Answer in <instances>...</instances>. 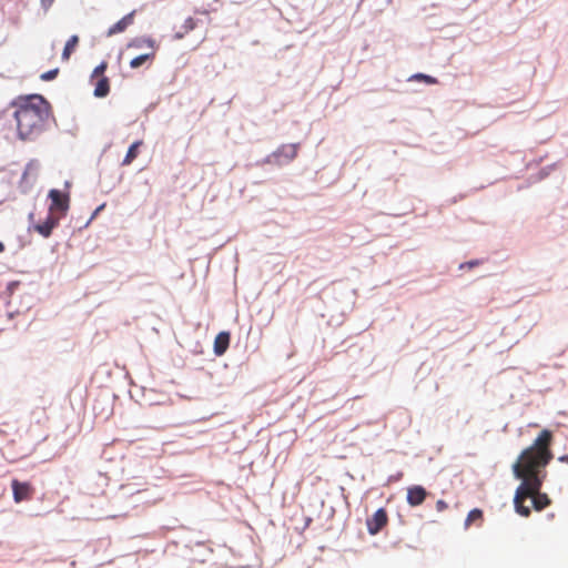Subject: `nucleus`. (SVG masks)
Listing matches in <instances>:
<instances>
[{"label":"nucleus","mask_w":568,"mask_h":568,"mask_svg":"<svg viewBox=\"0 0 568 568\" xmlns=\"http://www.w3.org/2000/svg\"><path fill=\"white\" fill-rule=\"evenodd\" d=\"M11 488L13 500L17 504L30 500L34 495V487L29 481H19L18 479H12Z\"/></svg>","instance_id":"4"},{"label":"nucleus","mask_w":568,"mask_h":568,"mask_svg":"<svg viewBox=\"0 0 568 568\" xmlns=\"http://www.w3.org/2000/svg\"><path fill=\"white\" fill-rule=\"evenodd\" d=\"M133 17H134V11H132L129 14L124 16L120 21H118L114 26H112L108 30V36L111 37L113 34L123 32L129 26L132 24Z\"/></svg>","instance_id":"11"},{"label":"nucleus","mask_w":568,"mask_h":568,"mask_svg":"<svg viewBox=\"0 0 568 568\" xmlns=\"http://www.w3.org/2000/svg\"><path fill=\"white\" fill-rule=\"evenodd\" d=\"M297 154V144H284L275 152L267 156L266 162L270 164L282 165L292 161Z\"/></svg>","instance_id":"3"},{"label":"nucleus","mask_w":568,"mask_h":568,"mask_svg":"<svg viewBox=\"0 0 568 568\" xmlns=\"http://www.w3.org/2000/svg\"><path fill=\"white\" fill-rule=\"evenodd\" d=\"M558 460H559L560 463H566V464H568V454H565V455L560 456V457L558 458Z\"/></svg>","instance_id":"25"},{"label":"nucleus","mask_w":568,"mask_h":568,"mask_svg":"<svg viewBox=\"0 0 568 568\" xmlns=\"http://www.w3.org/2000/svg\"><path fill=\"white\" fill-rule=\"evenodd\" d=\"M58 74V69H54V70H50L48 72H44L41 74V79L43 81H50V80H53Z\"/></svg>","instance_id":"20"},{"label":"nucleus","mask_w":568,"mask_h":568,"mask_svg":"<svg viewBox=\"0 0 568 568\" xmlns=\"http://www.w3.org/2000/svg\"><path fill=\"white\" fill-rule=\"evenodd\" d=\"M230 333L229 332H221L216 335L214 339V353L217 356L223 355L230 345Z\"/></svg>","instance_id":"10"},{"label":"nucleus","mask_w":568,"mask_h":568,"mask_svg":"<svg viewBox=\"0 0 568 568\" xmlns=\"http://www.w3.org/2000/svg\"><path fill=\"white\" fill-rule=\"evenodd\" d=\"M551 443L552 433L548 429H542L534 443L521 452L517 462L513 465L515 477L521 480L514 497L516 511L520 516L528 517L530 515V508L525 505L529 498L534 509L537 511L545 509L551 504L548 495L540 491L542 483L547 477L545 468L552 459Z\"/></svg>","instance_id":"1"},{"label":"nucleus","mask_w":568,"mask_h":568,"mask_svg":"<svg viewBox=\"0 0 568 568\" xmlns=\"http://www.w3.org/2000/svg\"><path fill=\"white\" fill-rule=\"evenodd\" d=\"M388 523V516L384 508L377 509L372 517L367 518L366 526L371 535L378 534Z\"/></svg>","instance_id":"5"},{"label":"nucleus","mask_w":568,"mask_h":568,"mask_svg":"<svg viewBox=\"0 0 568 568\" xmlns=\"http://www.w3.org/2000/svg\"><path fill=\"white\" fill-rule=\"evenodd\" d=\"M385 1H386V3H390L392 2V0H385Z\"/></svg>","instance_id":"28"},{"label":"nucleus","mask_w":568,"mask_h":568,"mask_svg":"<svg viewBox=\"0 0 568 568\" xmlns=\"http://www.w3.org/2000/svg\"><path fill=\"white\" fill-rule=\"evenodd\" d=\"M109 93V82L106 78H101L94 89V95L97 98H104Z\"/></svg>","instance_id":"13"},{"label":"nucleus","mask_w":568,"mask_h":568,"mask_svg":"<svg viewBox=\"0 0 568 568\" xmlns=\"http://www.w3.org/2000/svg\"><path fill=\"white\" fill-rule=\"evenodd\" d=\"M103 209H104V204L99 205V206L93 211V213H94V214H98V213H100Z\"/></svg>","instance_id":"26"},{"label":"nucleus","mask_w":568,"mask_h":568,"mask_svg":"<svg viewBox=\"0 0 568 568\" xmlns=\"http://www.w3.org/2000/svg\"><path fill=\"white\" fill-rule=\"evenodd\" d=\"M447 508H448V505H447V503L445 500H443V499L437 500V503H436L437 511H444Z\"/></svg>","instance_id":"23"},{"label":"nucleus","mask_w":568,"mask_h":568,"mask_svg":"<svg viewBox=\"0 0 568 568\" xmlns=\"http://www.w3.org/2000/svg\"><path fill=\"white\" fill-rule=\"evenodd\" d=\"M78 41H79L78 36H72V37L68 40V42H67V44H65V47H64L63 53H62V58H63V59H69V57H70V54H71L72 50H73V49L75 48V45L78 44Z\"/></svg>","instance_id":"17"},{"label":"nucleus","mask_w":568,"mask_h":568,"mask_svg":"<svg viewBox=\"0 0 568 568\" xmlns=\"http://www.w3.org/2000/svg\"><path fill=\"white\" fill-rule=\"evenodd\" d=\"M141 143V141H136L129 148L128 153L123 160V165H129L138 156V149Z\"/></svg>","instance_id":"14"},{"label":"nucleus","mask_w":568,"mask_h":568,"mask_svg":"<svg viewBox=\"0 0 568 568\" xmlns=\"http://www.w3.org/2000/svg\"><path fill=\"white\" fill-rule=\"evenodd\" d=\"M40 164L36 160H31L23 171L21 181L26 187H31L37 180Z\"/></svg>","instance_id":"9"},{"label":"nucleus","mask_w":568,"mask_h":568,"mask_svg":"<svg viewBox=\"0 0 568 568\" xmlns=\"http://www.w3.org/2000/svg\"><path fill=\"white\" fill-rule=\"evenodd\" d=\"M53 3H54V0H40V6L44 12H48Z\"/></svg>","instance_id":"22"},{"label":"nucleus","mask_w":568,"mask_h":568,"mask_svg":"<svg viewBox=\"0 0 568 568\" xmlns=\"http://www.w3.org/2000/svg\"><path fill=\"white\" fill-rule=\"evenodd\" d=\"M427 497V491L423 486L415 485L407 488L406 500L412 507L422 505Z\"/></svg>","instance_id":"7"},{"label":"nucleus","mask_w":568,"mask_h":568,"mask_svg":"<svg viewBox=\"0 0 568 568\" xmlns=\"http://www.w3.org/2000/svg\"><path fill=\"white\" fill-rule=\"evenodd\" d=\"M413 79L418 80V81H425L428 84H435L437 82V80L435 78L427 75V74H423V73H417V74L413 75Z\"/></svg>","instance_id":"19"},{"label":"nucleus","mask_w":568,"mask_h":568,"mask_svg":"<svg viewBox=\"0 0 568 568\" xmlns=\"http://www.w3.org/2000/svg\"><path fill=\"white\" fill-rule=\"evenodd\" d=\"M195 26H196V23H195L194 19L187 18L182 26V31L176 32L174 38L182 39L184 37V34L192 31L195 28Z\"/></svg>","instance_id":"15"},{"label":"nucleus","mask_w":568,"mask_h":568,"mask_svg":"<svg viewBox=\"0 0 568 568\" xmlns=\"http://www.w3.org/2000/svg\"><path fill=\"white\" fill-rule=\"evenodd\" d=\"M483 520V511L478 508H475L470 510L467 515V518L465 520V526L469 527L475 521H481Z\"/></svg>","instance_id":"16"},{"label":"nucleus","mask_w":568,"mask_h":568,"mask_svg":"<svg viewBox=\"0 0 568 568\" xmlns=\"http://www.w3.org/2000/svg\"><path fill=\"white\" fill-rule=\"evenodd\" d=\"M104 70H105V64H104V63H102V64L98 65V67L94 69V71H93V74H92V75H93V77H99V75H101V74L104 72Z\"/></svg>","instance_id":"24"},{"label":"nucleus","mask_w":568,"mask_h":568,"mask_svg":"<svg viewBox=\"0 0 568 568\" xmlns=\"http://www.w3.org/2000/svg\"><path fill=\"white\" fill-rule=\"evenodd\" d=\"M59 219L57 215H47L43 222H34L32 221L30 225V230L38 232L43 237L50 236L52 230L58 225Z\"/></svg>","instance_id":"6"},{"label":"nucleus","mask_w":568,"mask_h":568,"mask_svg":"<svg viewBox=\"0 0 568 568\" xmlns=\"http://www.w3.org/2000/svg\"><path fill=\"white\" fill-rule=\"evenodd\" d=\"M51 200L50 210L67 211L69 209V195L59 190H51L49 192Z\"/></svg>","instance_id":"8"},{"label":"nucleus","mask_w":568,"mask_h":568,"mask_svg":"<svg viewBox=\"0 0 568 568\" xmlns=\"http://www.w3.org/2000/svg\"><path fill=\"white\" fill-rule=\"evenodd\" d=\"M152 57H153V52L138 55V57H135L134 59L131 60L130 67L132 69H138L139 67H141L145 61H148Z\"/></svg>","instance_id":"18"},{"label":"nucleus","mask_w":568,"mask_h":568,"mask_svg":"<svg viewBox=\"0 0 568 568\" xmlns=\"http://www.w3.org/2000/svg\"><path fill=\"white\" fill-rule=\"evenodd\" d=\"M4 251V245L2 242H0V253H2Z\"/></svg>","instance_id":"27"},{"label":"nucleus","mask_w":568,"mask_h":568,"mask_svg":"<svg viewBox=\"0 0 568 568\" xmlns=\"http://www.w3.org/2000/svg\"><path fill=\"white\" fill-rule=\"evenodd\" d=\"M129 48H136V49H142L144 47H148L150 49H154L155 47V41L151 38H136L134 40H132L129 44H128Z\"/></svg>","instance_id":"12"},{"label":"nucleus","mask_w":568,"mask_h":568,"mask_svg":"<svg viewBox=\"0 0 568 568\" xmlns=\"http://www.w3.org/2000/svg\"><path fill=\"white\" fill-rule=\"evenodd\" d=\"M480 264H481V261H480V260H473V261H468V262H466V263H462V264L459 265V268H460V270H463V268H465V267H467V268H473V267L478 266V265H480Z\"/></svg>","instance_id":"21"},{"label":"nucleus","mask_w":568,"mask_h":568,"mask_svg":"<svg viewBox=\"0 0 568 568\" xmlns=\"http://www.w3.org/2000/svg\"><path fill=\"white\" fill-rule=\"evenodd\" d=\"M48 115L45 101L40 95L32 97L16 112L18 135L21 140H31L38 135Z\"/></svg>","instance_id":"2"}]
</instances>
